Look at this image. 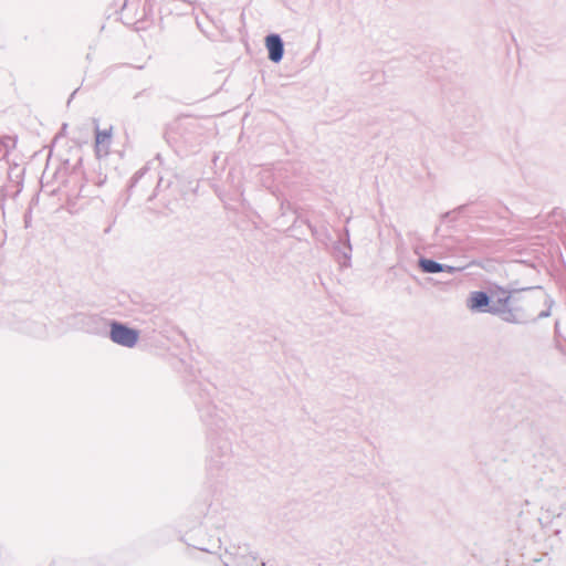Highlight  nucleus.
<instances>
[{"mask_svg":"<svg viewBox=\"0 0 566 566\" xmlns=\"http://www.w3.org/2000/svg\"><path fill=\"white\" fill-rule=\"evenodd\" d=\"M265 45L269 51V59L279 63L283 59L284 43L279 34H270L265 38Z\"/></svg>","mask_w":566,"mask_h":566,"instance_id":"obj_3","label":"nucleus"},{"mask_svg":"<svg viewBox=\"0 0 566 566\" xmlns=\"http://www.w3.org/2000/svg\"><path fill=\"white\" fill-rule=\"evenodd\" d=\"M420 266L424 272H428V273H438V272L443 271V268L441 264H439L432 260H427V259H423L420 261Z\"/></svg>","mask_w":566,"mask_h":566,"instance_id":"obj_8","label":"nucleus"},{"mask_svg":"<svg viewBox=\"0 0 566 566\" xmlns=\"http://www.w3.org/2000/svg\"><path fill=\"white\" fill-rule=\"evenodd\" d=\"M346 237H347V242L346 243L338 242L334 247V251H333L335 260L338 262V264L342 268H349L350 260H352V245L349 243L348 230H346Z\"/></svg>","mask_w":566,"mask_h":566,"instance_id":"obj_4","label":"nucleus"},{"mask_svg":"<svg viewBox=\"0 0 566 566\" xmlns=\"http://www.w3.org/2000/svg\"><path fill=\"white\" fill-rule=\"evenodd\" d=\"M30 227V218L25 216V228Z\"/></svg>","mask_w":566,"mask_h":566,"instance_id":"obj_9","label":"nucleus"},{"mask_svg":"<svg viewBox=\"0 0 566 566\" xmlns=\"http://www.w3.org/2000/svg\"><path fill=\"white\" fill-rule=\"evenodd\" d=\"M490 304V297L484 292H472L468 298V307L475 312L482 311Z\"/></svg>","mask_w":566,"mask_h":566,"instance_id":"obj_5","label":"nucleus"},{"mask_svg":"<svg viewBox=\"0 0 566 566\" xmlns=\"http://www.w3.org/2000/svg\"><path fill=\"white\" fill-rule=\"evenodd\" d=\"M509 300L510 293L507 291L502 290L501 296L497 298L496 303L486 311L492 314H499L507 305Z\"/></svg>","mask_w":566,"mask_h":566,"instance_id":"obj_7","label":"nucleus"},{"mask_svg":"<svg viewBox=\"0 0 566 566\" xmlns=\"http://www.w3.org/2000/svg\"><path fill=\"white\" fill-rule=\"evenodd\" d=\"M109 338L117 345L133 348L138 342L139 332L123 323L113 321L111 323Z\"/></svg>","mask_w":566,"mask_h":566,"instance_id":"obj_1","label":"nucleus"},{"mask_svg":"<svg viewBox=\"0 0 566 566\" xmlns=\"http://www.w3.org/2000/svg\"><path fill=\"white\" fill-rule=\"evenodd\" d=\"M95 122V153L97 157L107 156L112 144V127L99 129L98 124Z\"/></svg>","mask_w":566,"mask_h":566,"instance_id":"obj_2","label":"nucleus"},{"mask_svg":"<svg viewBox=\"0 0 566 566\" xmlns=\"http://www.w3.org/2000/svg\"><path fill=\"white\" fill-rule=\"evenodd\" d=\"M15 139L10 136L0 138V160L4 159L9 153L15 147Z\"/></svg>","mask_w":566,"mask_h":566,"instance_id":"obj_6","label":"nucleus"}]
</instances>
